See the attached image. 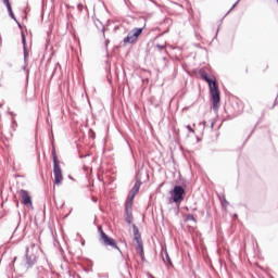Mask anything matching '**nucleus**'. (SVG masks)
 Instances as JSON below:
<instances>
[{
    "mask_svg": "<svg viewBox=\"0 0 278 278\" xmlns=\"http://www.w3.org/2000/svg\"><path fill=\"white\" fill-rule=\"evenodd\" d=\"M220 201H222L223 205H225V203H227V200H225V197L220 198Z\"/></svg>",
    "mask_w": 278,
    "mask_h": 278,
    "instance_id": "aec40b11",
    "label": "nucleus"
},
{
    "mask_svg": "<svg viewBox=\"0 0 278 278\" xmlns=\"http://www.w3.org/2000/svg\"><path fill=\"white\" fill-rule=\"evenodd\" d=\"M215 124H216V122H214V121L211 123V129H214Z\"/></svg>",
    "mask_w": 278,
    "mask_h": 278,
    "instance_id": "4be33fe9",
    "label": "nucleus"
},
{
    "mask_svg": "<svg viewBox=\"0 0 278 278\" xmlns=\"http://www.w3.org/2000/svg\"><path fill=\"white\" fill-rule=\"evenodd\" d=\"M144 28H134L127 37L124 38L125 45H134L138 40V37L142 34Z\"/></svg>",
    "mask_w": 278,
    "mask_h": 278,
    "instance_id": "423d86ee",
    "label": "nucleus"
},
{
    "mask_svg": "<svg viewBox=\"0 0 278 278\" xmlns=\"http://www.w3.org/2000/svg\"><path fill=\"white\" fill-rule=\"evenodd\" d=\"M156 49H159L160 51H162L163 49H166V46L156 45Z\"/></svg>",
    "mask_w": 278,
    "mask_h": 278,
    "instance_id": "a211bd4d",
    "label": "nucleus"
},
{
    "mask_svg": "<svg viewBox=\"0 0 278 278\" xmlns=\"http://www.w3.org/2000/svg\"><path fill=\"white\" fill-rule=\"evenodd\" d=\"M38 251H40V247L35 243H31L29 248H26V268H31V266L38 262Z\"/></svg>",
    "mask_w": 278,
    "mask_h": 278,
    "instance_id": "f03ea898",
    "label": "nucleus"
},
{
    "mask_svg": "<svg viewBox=\"0 0 278 278\" xmlns=\"http://www.w3.org/2000/svg\"><path fill=\"white\" fill-rule=\"evenodd\" d=\"M103 36H105V27L102 28Z\"/></svg>",
    "mask_w": 278,
    "mask_h": 278,
    "instance_id": "5701e85b",
    "label": "nucleus"
},
{
    "mask_svg": "<svg viewBox=\"0 0 278 278\" xmlns=\"http://www.w3.org/2000/svg\"><path fill=\"white\" fill-rule=\"evenodd\" d=\"M137 252L139 253L140 257H144V248L142 243H137Z\"/></svg>",
    "mask_w": 278,
    "mask_h": 278,
    "instance_id": "4468645a",
    "label": "nucleus"
},
{
    "mask_svg": "<svg viewBox=\"0 0 278 278\" xmlns=\"http://www.w3.org/2000/svg\"><path fill=\"white\" fill-rule=\"evenodd\" d=\"M132 231H134V240L137 242V244H142V237L138 231V226L132 225Z\"/></svg>",
    "mask_w": 278,
    "mask_h": 278,
    "instance_id": "6e6552de",
    "label": "nucleus"
},
{
    "mask_svg": "<svg viewBox=\"0 0 278 278\" xmlns=\"http://www.w3.org/2000/svg\"><path fill=\"white\" fill-rule=\"evenodd\" d=\"M188 131H190V134H194V129H192V127H190V125L187 126Z\"/></svg>",
    "mask_w": 278,
    "mask_h": 278,
    "instance_id": "6ab92c4d",
    "label": "nucleus"
},
{
    "mask_svg": "<svg viewBox=\"0 0 278 278\" xmlns=\"http://www.w3.org/2000/svg\"><path fill=\"white\" fill-rule=\"evenodd\" d=\"M53 175H54V185L60 186L64 181V176L62 175V168L60 167V160L58 156H53Z\"/></svg>",
    "mask_w": 278,
    "mask_h": 278,
    "instance_id": "20e7f679",
    "label": "nucleus"
},
{
    "mask_svg": "<svg viewBox=\"0 0 278 278\" xmlns=\"http://www.w3.org/2000/svg\"><path fill=\"white\" fill-rule=\"evenodd\" d=\"M125 214H126V223H128V225H131L132 220H134V214L131 211V207H127L125 208Z\"/></svg>",
    "mask_w": 278,
    "mask_h": 278,
    "instance_id": "1a4fd4ad",
    "label": "nucleus"
},
{
    "mask_svg": "<svg viewBox=\"0 0 278 278\" xmlns=\"http://www.w3.org/2000/svg\"><path fill=\"white\" fill-rule=\"evenodd\" d=\"M3 2H5V1H10V0H2Z\"/></svg>",
    "mask_w": 278,
    "mask_h": 278,
    "instance_id": "a878e982",
    "label": "nucleus"
},
{
    "mask_svg": "<svg viewBox=\"0 0 278 278\" xmlns=\"http://www.w3.org/2000/svg\"><path fill=\"white\" fill-rule=\"evenodd\" d=\"M163 260H166V262L170 263V256H168V252L165 251V258L163 257Z\"/></svg>",
    "mask_w": 278,
    "mask_h": 278,
    "instance_id": "f3484780",
    "label": "nucleus"
},
{
    "mask_svg": "<svg viewBox=\"0 0 278 278\" xmlns=\"http://www.w3.org/2000/svg\"><path fill=\"white\" fill-rule=\"evenodd\" d=\"M110 40H106V45H109Z\"/></svg>",
    "mask_w": 278,
    "mask_h": 278,
    "instance_id": "393cba45",
    "label": "nucleus"
},
{
    "mask_svg": "<svg viewBox=\"0 0 278 278\" xmlns=\"http://www.w3.org/2000/svg\"><path fill=\"white\" fill-rule=\"evenodd\" d=\"M186 220H193L194 222L195 220L194 215H192V214L187 215Z\"/></svg>",
    "mask_w": 278,
    "mask_h": 278,
    "instance_id": "dca6fc26",
    "label": "nucleus"
},
{
    "mask_svg": "<svg viewBox=\"0 0 278 278\" xmlns=\"http://www.w3.org/2000/svg\"><path fill=\"white\" fill-rule=\"evenodd\" d=\"M238 3H240V0H238V1L232 5V8H231L230 10H232L235 7H237Z\"/></svg>",
    "mask_w": 278,
    "mask_h": 278,
    "instance_id": "412c9836",
    "label": "nucleus"
},
{
    "mask_svg": "<svg viewBox=\"0 0 278 278\" xmlns=\"http://www.w3.org/2000/svg\"><path fill=\"white\" fill-rule=\"evenodd\" d=\"M140 186H142V181L137 180V182L134 185V187H132L130 192L132 194H138V192L140 191Z\"/></svg>",
    "mask_w": 278,
    "mask_h": 278,
    "instance_id": "ddd939ff",
    "label": "nucleus"
},
{
    "mask_svg": "<svg viewBox=\"0 0 278 278\" xmlns=\"http://www.w3.org/2000/svg\"><path fill=\"white\" fill-rule=\"evenodd\" d=\"M45 275H47V270L45 268L39 267L38 268V278H45Z\"/></svg>",
    "mask_w": 278,
    "mask_h": 278,
    "instance_id": "2eb2a0df",
    "label": "nucleus"
},
{
    "mask_svg": "<svg viewBox=\"0 0 278 278\" xmlns=\"http://www.w3.org/2000/svg\"><path fill=\"white\" fill-rule=\"evenodd\" d=\"M200 77L208 84L212 108L214 112H218V103H220V91L218 90V81H216V77L214 75L208 76L205 70L199 71Z\"/></svg>",
    "mask_w": 278,
    "mask_h": 278,
    "instance_id": "f257e3e1",
    "label": "nucleus"
},
{
    "mask_svg": "<svg viewBox=\"0 0 278 278\" xmlns=\"http://www.w3.org/2000/svg\"><path fill=\"white\" fill-rule=\"evenodd\" d=\"M134 199H136V193L130 192L126 201V207H131V205H134Z\"/></svg>",
    "mask_w": 278,
    "mask_h": 278,
    "instance_id": "f8f14e48",
    "label": "nucleus"
},
{
    "mask_svg": "<svg viewBox=\"0 0 278 278\" xmlns=\"http://www.w3.org/2000/svg\"><path fill=\"white\" fill-rule=\"evenodd\" d=\"M25 68H26V67L24 66L23 70L25 71Z\"/></svg>",
    "mask_w": 278,
    "mask_h": 278,
    "instance_id": "bb28decb",
    "label": "nucleus"
},
{
    "mask_svg": "<svg viewBox=\"0 0 278 278\" xmlns=\"http://www.w3.org/2000/svg\"><path fill=\"white\" fill-rule=\"evenodd\" d=\"M22 42H23V49H24V60L27 62V55H29V52H27V42L25 40V34L22 33Z\"/></svg>",
    "mask_w": 278,
    "mask_h": 278,
    "instance_id": "9d476101",
    "label": "nucleus"
},
{
    "mask_svg": "<svg viewBox=\"0 0 278 278\" xmlns=\"http://www.w3.org/2000/svg\"><path fill=\"white\" fill-rule=\"evenodd\" d=\"M98 231L100 233L101 244H103L104 247H112V249H117V251H121V248H118V245H116V241L114 239H112L111 237H109L105 233V231H103V229L101 227L98 228Z\"/></svg>",
    "mask_w": 278,
    "mask_h": 278,
    "instance_id": "39448f33",
    "label": "nucleus"
},
{
    "mask_svg": "<svg viewBox=\"0 0 278 278\" xmlns=\"http://www.w3.org/2000/svg\"><path fill=\"white\" fill-rule=\"evenodd\" d=\"M20 197L22 198V203L24 205H31V197H29V192H27V190L21 189Z\"/></svg>",
    "mask_w": 278,
    "mask_h": 278,
    "instance_id": "0eeeda50",
    "label": "nucleus"
},
{
    "mask_svg": "<svg viewBox=\"0 0 278 278\" xmlns=\"http://www.w3.org/2000/svg\"><path fill=\"white\" fill-rule=\"evenodd\" d=\"M8 12H9V16H11V18H13V21H16V16H14V12L12 11V4H10V0L3 2Z\"/></svg>",
    "mask_w": 278,
    "mask_h": 278,
    "instance_id": "9b49d317",
    "label": "nucleus"
},
{
    "mask_svg": "<svg viewBox=\"0 0 278 278\" xmlns=\"http://www.w3.org/2000/svg\"><path fill=\"white\" fill-rule=\"evenodd\" d=\"M185 194L186 189H184V187L179 185H176L174 189L170 191L172 198L169 199V203H177V205H181Z\"/></svg>",
    "mask_w": 278,
    "mask_h": 278,
    "instance_id": "7ed1b4c3",
    "label": "nucleus"
},
{
    "mask_svg": "<svg viewBox=\"0 0 278 278\" xmlns=\"http://www.w3.org/2000/svg\"><path fill=\"white\" fill-rule=\"evenodd\" d=\"M200 125H203V127H205L206 122H202V123H200Z\"/></svg>",
    "mask_w": 278,
    "mask_h": 278,
    "instance_id": "b1692460",
    "label": "nucleus"
}]
</instances>
